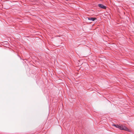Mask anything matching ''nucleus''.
<instances>
[{
  "label": "nucleus",
  "instance_id": "5",
  "mask_svg": "<svg viewBox=\"0 0 134 134\" xmlns=\"http://www.w3.org/2000/svg\"><path fill=\"white\" fill-rule=\"evenodd\" d=\"M119 125H116V127L117 128H119Z\"/></svg>",
  "mask_w": 134,
  "mask_h": 134
},
{
  "label": "nucleus",
  "instance_id": "2",
  "mask_svg": "<svg viewBox=\"0 0 134 134\" xmlns=\"http://www.w3.org/2000/svg\"><path fill=\"white\" fill-rule=\"evenodd\" d=\"M125 131H127L129 132L131 131V130L129 129L127 127L125 126H123V130Z\"/></svg>",
  "mask_w": 134,
  "mask_h": 134
},
{
  "label": "nucleus",
  "instance_id": "6",
  "mask_svg": "<svg viewBox=\"0 0 134 134\" xmlns=\"http://www.w3.org/2000/svg\"><path fill=\"white\" fill-rule=\"evenodd\" d=\"M112 125H113V126H115L116 127V125H115V124H113Z\"/></svg>",
  "mask_w": 134,
  "mask_h": 134
},
{
  "label": "nucleus",
  "instance_id": "4",
  "mask_svg": "<svg viewBox=\"0 0 134 134\" xmlns=\"http://www.w3.org/2000/svg\"><path fill=\"white\" fill-rule=\"evenodd\" d=\"M118 128L121 130H122L123 128V126H122V125H120Z\"/></svg>",
  "mask_w": 134,
  "mask_h": 134
},
{
  "label": "nucleus",
  "instance_id": "1",
  "mask_svg": "<svg viewBox=\"0 0 134 134\" xmlns=\"http://www.w3.org/2000/svg\"><path fill=\"white\" fill-rule=\"evenodd\" d=\"M98 6L100 8H102L103 9H105L106 8V7L102 4H99L98 5Z\"/></svg>",
  "mask_w": 134,
  "mask_h": 134
},
{
  "label": "nucleus",
  "instance_id": "3",
  "mask_svg": "<svg viewBox=\"0 0 134 134\" xmlns=\"http://www.w3.org/2000/svg\"><path fill=\"white\" fill-rule=\"evenodd\" d=\"M88 19L89 20H92V21H94L96 19V18H95L90 17V18H88Z\"/></svg>",
  "mask_w": 134,
  "mask_h": 134
}]
</instances>
